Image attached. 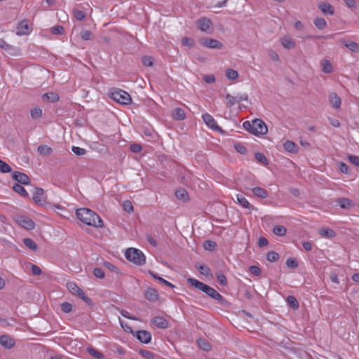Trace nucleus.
<instances>
[{
  "mask_svg": "<svg viewBox=\"0 0 359 359\" xmlns=\"http://www.w3.org/2000/svg\"><path fill=\"white\" fill-rule=\"evenodd\" d=\"M77 218L83 223L97 228L104 226V222L100 216L94 211L87 208H81L76 210Z\"/></svg>",
  "mask_w": 359,
  "mask_h": 359,
  "instance_id": "f257e3e1",
  "label": "nucleus"
},
{
  "mask_svg": "<svg viewBox=\"0 0 359 359\" xmlns=\"http://www.w3.org/2000/svg\"><path fill=\"white\" fill-rule=\"evenodd\" d=\"M187 282L191 286L195 287L198 290L203 292L208 296L216 300L219 304H222L225 302L224 298L213 287L193 278H189L187 279Z\"/></svg>",
  "mask_w": 359,
  "mask_h": 359,
  "instance_id": "f03ea898",
  "label": "nucleus"
},
{
  "mask_svg": "<svg viewBox=\"0 0 359 359\" xmlns=\"http://www.w3.org/2000/svg\"><path fill=\"white\" fill-rule=\"evenodd\" d=\"M243 127L246 130L255 135H265L268 132V128L265 123L259 118H255L252 121H245L243 123Z\"/></svg>",
  "mask_w": 359,
  "mask_h": 359,
  "instance_id": "7ed1b4c3",
  "label": "nucleus"
},
{
  "mask_svg": "<svg viewBox=\"0 0 359 359\" xmlns=\"http://www.w3.org/2000/svg\"><path fill=\"white\" fill-rule=\"evenodd\" d=\"M109 96L113 100L121 104L127 105L132 102L130 95L126 91L119 88H111L109 91Z\"/></svg>",
  "mask_w": 359,
  "mask_h": 359,
  "instance_id": "20e7f679",
  "label": "nucleus"
},
{
  "mask_svg": "<svg viewBox=\"0 0 359 359\" xmlns=\"http://www.w3.org/2000/svg\"><path fill=\"white\" fill-rule=\"evenodd\" d=\"M125 257L129 262L138 266H141L145 263L146 259L144 253L136 248H130L127 249Z\"/></svg>",
  "mask_w": 359,
  "mask_h": 359,
  "instance_id": "39448f33",
  "label": "nucleus"
},
{
  "mask_svg": "<svg viewBox=\"0 0 359 359\" xmlns=\"http://www.w3.org/2000/svg\"><path fill=\"white\" fill-rule=\"evenodd\" d=\"M67 288L69 291L75 295H77L80 297L83 301H84L87 304L91 305L92 301L90 298H88L84 293V292L74 283H68Z\"/></svg>",
  "mask_w": 359,
  "mask_h": 359,
  "instance_id": "423d86ee",
  "label": "nucleus"
},
{
  "mask_svg": "<svg viewBox=\"0 0 359 359\" xmlns=\"http://www.w3.org/2000/svg\"><path fill=\"white\" fill-rule=\"evenodd\" d=\"M196 26L198 29L207 34H211L213 32L212 22L210 19L203 17L196 21Z\"/></svg>",
  "mask_w": 359,
  "mask_h": 359,
  "instance_id": "0eeeda50",
  "label": "nucleus"
},
{
  "mask_svg": "<svg viewBox=\"0 0 359 359\" xmlns=\"http://www.w3.org/2000/svg\"><path fill=\"white\" fill-rule=\"evenodd\" d=\"M33 201L40 206H43L46 203V196L42 188L35 187L33 190Z\"/></svg>",
  "mask_w": 359,
  "mask_h": 359,
  "instance_id": "6e6552de",
  "label": "nucleus"
},
{
  "mask_svg": "<svg viewBox=\"0 0 359 359\" xmlns=\"http://www.w3.org/2000/svg\"><path fill=\"white\" fill-rule=\"evenodd\" d=\"M199 43L204 47L213 49H221L223 44L217 39L202 38L199 40Z\"/></svg>",
  "mask_w": 359,
  "mask_h": 359,
  "instance_id": "1a4fd4ad",
  "label": "nucleus"
},
{
  "mask_svg": "<svg viewBox=\"0 0 359 359\" xmlns=\"http://www.w3.org/2000/svg\"><path fill=\"white\" fill-rule=\"evenodd\" d=\"M12 178L14 180L17 181L18 182V184H24V185H27V184H29L30 182H31V180L28 175H27L26 174H25L23 172H18V171H15V172H13Z\"/></svg>",
  "mask_w": 359,
  "mask_h": 359,
  "instance_id": "9d476101",
  "label": "nucleus"
},
{
  "mask_svg": "<svg viewBox=\"0 0 359 359\" xmlns=\"http://www.w3.org/2000/svg\"><path fill=\"white\" fill-rule=\"evenodd\" d=\"M133 335L142 343L149 344L151 340V334L147 330H139L133 333Z\"/></svg>",
  "mask_w": 359,
  "mask_h": 359,
  "instance_id": "9b49d317",
  "label": "nucleus"
},
{
  "mask_svg": "<svg viewBox=\"0 0 359 359\" xmlns=\"http://www.w3.org/2000/svg\"><path fill=\"white\" fill-rule=\"evenodd\" d=\"M202 118L205 123L211 129L216 131H222V128L217 124V122L210 114H205Z\"/></svg>",
  "mask_w": 359,
  "mask_h": 359,
  "instance_id": "f8f14e48",
  "label": "nucleus"
},
{
  "mask_svg": "<svg viewBox=\"0 0 359 359\" xmlns=\"http://www.w3.org/2000/svg\"><path fill=\"white\" fill-rule=\"evenodd\" d=\"M18 224L27 230H32L35 227L34 222L27 217L21 216L18 219Z\"/></svg>",
  "mask_w": 359,
  "mask_h": 359,
  "instance_id": "ddd939ff",
  "label": "nucleus"
},
{
  "mask_svg": "<svg viewBox=\"0 0 359 359\" xmlns=\"http://www.w3.org/2000/svg\"><path fill=\"white\" fill-rule=\"evenodd\" d=\"M30 32V27L27 20L20 22L16 29V34L18 36L28 34Z\"/></svg>",
  "mask_w": 359,
  "mask_h": 359,
  "instance_id": "4468645a",
  "label": "nucleus"
},
{
  "mask_svg": "<svg viewBox=\"0 0 359 359\" xmlns=\"http://www.w3.org/2000/svg\"><path fill=\"white\" fill-rule=\"evenodd\" d=\"M144 297L149 302H154L158 299V294L156 289L149 287L144 292Z\"/></svg>",
  "mask_w": 359,
  "mask_h": 359,
  "instance_id": "2eb2a0df",
  "label": "nucleus"
},
{
  "mask_svg": "<svg viewBox=\"0 0 359 359\" xmlns=\"http://www.w3.org/2000/svg\"><path fill=\"white\" fill-rule=\"evenodd\" d=\"M318 7L325 15H332L334 13V7L327 2H321Z\"/></svg>",
  "mask_w": 359,
  "mask_h": 359,
  "instance_id": "dca6fc26",
  "label": "nucleus"
},
{
  "mask_svg": "<svg viewBox=\"0 0 359 359\" xmlns=\"http://www.w3.org/2000/svg\"><path fill=\"white\" fill-rule=\"evenodd\" d=\"M0 344L6 348H11L15 345L13 339L6 334H4L0 337Z\"/></svg>",
  "mask_w": 359,
  "mask_h": 359,
  "instance_id": "f3484780",
  "label": "nucleus"
},
{
  "mask_svg": "<svg viewBox=\"0 0 359 359\" xmlns=\"http://www.w3.org/2000/svg\"><path fill=\"white\" fill-rule=\"evenodd\" d=\"M151 321L157 327L161 329H165L169 326L168 321L161 316L154 317Z\"/></svg>",
  "mask_w": 359,
  "mask_h": 359,
  "instance_id": "a211bd4d",
  "label": "nucleus"
},
{
  "mask_svg": "<svg viewBox=\"0 0 359 359\" xmlns=\"http://www.w3.org/2000/svg\"><path fill=\"white\" fill-rule=\"evenodd\" d=\"M280 43L286 49H292L295 47V41L290 36H284L280 39Z\"/></svg>",
  "mask_w": 359,
  "mask_h": 359,
  "instance_id": "6ab92c4d",
  "label": "nucleus"
},
{
  "mask_svg": "<svg viewBox=\"0 0 359 359\" xmlns=\"http://www.w3.org/2000/svg\"><path fill=\"white\" fill-rule=\"evenodd\" d=\"M238 203L244 208L252 209L253 206L248 202V201L241 194L236 195Z\"/></svg>",
  "mask_w": 359,
  "mask_h": 359,
  "instance_id": "aec40b11",
  "label": "nucleus"
},
{
  "mask_svg": "<svg viewBox=\"0 0 359 359\" xmlns=\"http://www.w3.org/2000/svg\"><path fill=\"white\" fill-rule=\"evenodd\" d=\"M329 99L333 107L336 109H339L340 107L341 100L339 95L336 93H331L329 96Z\"/></svg>",
  "mask_w": 359,
  "mask_h": 359,
  "instance_id": "412c9836",
  "label": "nucleus"
},
{
  "mask_svg": "<svg viewBox=\"0 0 359 359\" xmlns=\"http://www.w3.org/2000/svg\"><path fill=\"white\" fill-rule=\"evenodd\" d=\"M338 204L343 209H350L353 206V202L346 198H339L338 201Z\"/></svg>",
  "mask_w": 359,
  "mask_h": 359,
  "instance_id": "4be33fe9",
  "label": "nucleus"
},
{
  "mask_svg": "<svg viewBox=\"0 0 359 359\" xmlns=\"http://www.w3.org/2000/svg\"><path fill=\"white\" fill-rule=\"evenodd\" d=\"M13 189L16 193L19 194L23 197H29L28 192L25 189V188L20 184L15 183L13 186Z\"/></svg>",
  "mask_w": 359,
  "mask_h": 359,
  "instance_id": "5701e85b",
  "label": "nucleus"
},
{
  "mask_svg": "<svg viewBox=\"0 0 359 359\" xmlns=\"http://www.w3.org/2000/svg\"><path fill=\"white\" fill-rule=\"evenodd\" d=\"M43 98L50 102H55L59 100L60 97L56 93L49 92L43 94Z\"/></svg>",
  "mask_w": 359,
  "mask_h": 359,
  "instance_id": "b1692460",
  "label": "nucleus"
},
{
  "mask_svg": "<svg viewBox=\"0 0 359 359\" xmlns=\"http://www.w3.org/2000/svg\"><path fill=\"white\" fill-rule=\"evenodd\" d=\"M172 117L175 120L182 121L186 117L184 111L181 108H176L172 111Z\"/></svg>",
  "mask_w": 359,
  "mask_h": 359,
  "instance_id": "393cba45",
  "label": "nucleus"
},
{
  "mask_svg": "<svg viewBox=\"0 0 359 359\" xmlns=\"http://www.w3.org/2000/svg\"><path fill=\"white\" fill-rule=\"evenodd\" d=\"M37 151L43 156H49L52 154L53 149L51 147L46 144H41L38 147Z\"/></svg>",
  "mask_w": 359,
  "mask_h": 359,
  "instance_id": "a878e982",
  "label": "nucleus"
},
{
  "mask_svg": "<svg viewBox=\"0 0 359 359\" xmlns=\"http://www.w3.org/2000/svg\"><path fill=\"white\" fill-rule=\"evenodd\" d=\"M321 66H322V71L324 73L330 74L333 70L332 65L331 62L327 59H324L322 60Z\"/></svg>",
  "mask_w": 359,
  "mask_h": 359,
  "instance_id": "bb28decb",
  "label": "nucleus"
},
{
  "mask_svg": "<svg viewBox=\"0 0 359 359\" xmlns=\"http://www.w3.org/2000/svg\"><path fill=\"white\" fill-rule=\"evenodd\" d=\"M253 194L261 198H266L268 197V192L261 187H255L252 189Z\"/></svg>",
  "mask_w": 359,
  "mask_h": 359,
  "instance_id": "cd10ccee",
  "label": "nucleus"
},
{
  "mask_svg": "<svg viewBox=\"0 0 359 359\" xmlns=\"http://www.w3.org/2000/svg\"><path fill=\"white\" fill-rule=\"evenodd\" d=\"M319 234L325 238H333L336 236V233L331 229L323 228L319 230Z\"/></svg>",
  "mask_w": 359,
  "mask_h": 359,
  "instance_id": "c85d7f7f",
  "label": "nucleus"
},
{
  "mask_svg": "<svg viewBox=\"0 0 359 359\" xmlns=\"http://www.w3.org/2000/svg\"><path fill=\"white\" fill-rule=\"evenodd\" d=\"M23 243L25 245L33 251H36L38 250L37 244L31 238H26L23 239Z\"/></svg>",
  "mask_w": 359,
  "mask_h": 359,
  "instance_id": "c756f323",
  "label": "nucleus"
},
{
  "mask_svg": "<svg viewBox=\"0 0 359 359\" xmlns=\"http://www.w3.org/2000/svg\"><path fill=\"white\" fill-rule=\"evenodd\" d=\"M284 149L290 153H296L297 151V145L292 141H286L283 144Z\"/></svg>",
  "mask_w": 359,
  "mask_h": 359,
  "instance_id": "7c9ffc66",
  "label": "nucleus"
},
{
  "mask_svg": "<svg viewBox=\"0 0 359 359\" xmlns=\"http://www.w3.org/2000/svg\"><path fill=\"white\" fill-rule=\"evenodd\" d=\"M175 196H176L177 198L182 200L183 201H187L189 199L188 193L184 189H177L175 191Z\"/></svg>",
  "mask_w": 359,
  "mask_h": 359,
  "instance_id": "2f4dec72",
  "label": "nucleus"
},
{
  "mask_svg": "<svg viewBox=\"0 0 359 359\" xmlns=\"http://www.w3.org/2000/svg\"><path fill=\"white\" fill-rule=\"evenodd\" d=\"M149 273L154 279L158 280L161 283H162L169 287H171V288H174L175 287L172 283H171L168 282V280H165L164 278L160 277L159 276L154 273V272L149 271Z\"/></svg>",
  "mask_w": 359,
  "mask_h": 359,
  "instance_id": "473e14b6",
  "label": "nucleus"
},
{
  "mask_svg": "<svg viewBox=\"0 0 359 359\" xmlns=\"http://www.w3.org/2000/svg\"><path fill=\"white\" fill-rule=\"evenodd\" d=\"M313 24L320 30L324 29L327 27V22L323 18H316L313 20Z\"/></svg>",
  "mask_w": 359,
  "mask_h": 359,
  "instance_id": "72a5a7b5",
  "label": "nucleus"
},
{
  "mask_svg": "<svg viewBox=\"0 0 359 359\" xmlns=\"http://www.w3.org/2000/svg\"><path fill=\"white\" fill-rule=\"evenodd\" d=\"M273 232L277 236H283L286 234L287 229L282 225H276L273 227Z\"/></svg>",
  "mask_w": 359,
  "mask_h": 359,
  "instance_id": "f704fd0d",
  "label": "nucleus"
},
{
  "mask_svg": "<svg viewBox=\"0 0 359 359\" xmlns=\"http://www.w3.org/2000/svg\"><path fill=\"white\" fill-rule=\"evenodd\" d=\"M225 74L226 76L231 81L236 80L238 76V72L232 69H227Z\"/></svg>",
  "mask_w": 359,
  "mask_h": 359,
  "instance_id": "c9c22d12",
  "label": "nucleus"
},
{
  "mask_svg": "<svg viewBox=\"0 0 359 359\" xmlns=\"http://www.w3.org/2000/svg\"><path fill=\"white\" fill-rule=\"evenodd\" d=\"M226 99L227 100L226 105L229 108L232 107L236 103H238L236 96H233L230 94H227L226 95Z\"/></svg>",
  "mask_w": 359,
  "mask_h": 359,
  "instance_id": "e433bc0d",
  "label": "nucleus"
},
{
  "mask_svg": "<svg viewBox=\"0 0 359 359\" xmlns=\"http://www.w3.org/2000/svg\"><path fill=\"white\" fill-rule=\"evenodd\" d=\"M83 40L88 41L93 39V34L90 30L83 29L80 33Z\"/></svg>",
  "mask_w": 359,
  "mask_h": 359,
  "instance_id": "4c0bfd02",
  "label": "nucleus"
},
{
  "mask_svg": "<svg viewBox=\"0 0 359 359\" xmlns=\"http://www.w3.org/2000/svg\"><path fill=\"white\" fill-rule=\"evenodd\" d=\"M12 171V168L6 162L0 160V172L2 173H8Z\"/></svg>",
  "mask_w": 359,
  "mask_h": 359,
  "instance_id": "58836bf2",
  "label": "nucleus"
},
{
  "mask_svg": "<svg viewBox=\"0 0 359 359\" xmlns=\"http://www.w3.org/2000/svg\"><path fill=\"white\" fill-rule=\"evenodd\" d=\"M255 159L260 163L263 164V165H268V160L266 158V157L262 154V153H260V152H257L255 154Z\"/></svg>",
  "mask_w": 359,
  "mask_h": 359,
  "instance_id": "ea45409f",
  "label": "nucleus"
},
{
  "mask_svg": "<svg viewBox=\"0 0 359 359\" xmlns=\"http://www.w3.org/2000/svg\"><path fill=\"white\" fill-rule=\"evenodd\" d=\"M198 344L202 350L205 351H208L211 348L210 344L208 342H207L205 340L202 339H200L198 340Z\"/></svg>",
  "mask_w": 359,
  "mask_h": 359,
  "instance_id": "a19ab883",
  "label": "nucleus"
},
{
  "mask_svg": "<svg viewBox=\"0 0 359 359\" xmlns=\"http://www.w3.org/2000/svg\"><path fill=\"white\" fill-rule=\"evenodd\" d=\"M196 267L198 269L200 273L203 276H208L210 273V269L205 264L196 265Z\"/></svg>",
  "mask_w": 359,
  "mask_h": 359,
  "instance_id": "79ce46f5",
  "label": "nucleus"
},
{
  "mask_svg": "<svg viewBox=\"0 0 359 359\" xmlns=\"http://www.w3.org/2000/svg\"><path fill=\"white\" fill-rule=\"evenodd\" d=\"M266 259L269 262H274L278 260L279 255L276 252L271 251L267 253Z\"/></svg>",
  "mask_w": 359,
  "mask_h": 359,
  "instance_id": "37998d69",
  "label": "nucleus"
},
{
  "mask_svg": "<svg viewBox=\"0 0 359 359\" xmlns=\"http://www.w3.org/2000/svg\"><path fill=\"white\" fill-rule=\"evenodd\" d=\"M87 351L88 353L95 358L100 359L103 358V355L98 351L95 350L93 347H88Z\"/></svg>",
  "mask_w": 359,
  "mask_h": 359,
  "instance_id": "c03bdc74",
  "label": "nucleus"
},
{
  "mask_svg": "<svg viewBox=\"0 0 359 359\" xmlns=\"http://www.w3.org/2000/svg\"><path fill=\"white\" fill-rule=\"evenodd\" d=\"M287 302L288 304L294 309H297L299 307V303L294 297H287Z\"/></svg>",
  "mask_w": 359,
  "mask_h": 359,
  "instance_id": "a18cd8bd",
  "label": "nucleus"
},
{
  "mask_svg": "<svg viewBox=\"0 0 359 359\" xmlns=\"http://www.w3.org/2000/svg\"><path fill=\"white\" fill-rule=\"evenodd\" d=\"M216 246V243L210 240L205 241L203 243L204 248L210 251L214 250Z\"/></svg>",
  "mask_w": 359,
  "mask_h": 359,
  "instance_id": "49530a36",
  "label": "nucleus"
},
{
  "mask_svg": "<svg viewBox=\"0 0 359 359\" xmlns=\"http://www.w3.org/2000/svg\"><path fill=\"white\" fill-rule=\"evenodd\" d=\"M345 46L354 53H358L359 51V46L355 42L351 41L345 43Z\"/></svg>",
  "mask_w": 359,
  "mask_h": 359,
  "instance_id": "de8ad7c7",
  "label": "nucleus"
},
{
  "mask_svg": "<svg viewBox=\"0 0 359 359\" xmlns=\"http://www.w3.org/2000/svg\"><path fill=\"white\" fill-rule=\"evenodd\" d=\"M72 151L74 154H76V156H83L86 153V151L85 149L81 148L79 147H75V146H73L72 147Z\"/></svg>",
  "mask_w": 359,
  "mask_h": 359,
  "instance_id": "09e8293b",
  "label": "nucleus"
},
{
  "mask_svg": "<svg viewBox=\"0 0 359 359\" xmlns=\"http://www.w3.org/2000/svg\"><path fill=\"white\" fill-rule=\"evenodd\" d=\"M182 43L183 46L191 48V47H194L195 42H194V40L191 38L184 37L182 39Z\"/></svg>",
  "mask_w": 359,
  "mask_h": 359,
  "instance_id": "8fccbe9b",
  "label": "nucleus"
},
{
  "mask_svg": "<svg viewBox=\"0 0 359 359\" xmlns=\"http://www.w3.org/2000/svg\"><path fill=\"white\" fill-rule=\"evenodd\" d=\"M286 266L290 269H296L298 267V262L293 258H289L286 261Z\"/></svg>",
  "mask_w": 359,
  "mask_h": 359,
  "instance_id": "3c124183",
  "label": "nucleus"
},
{
  "mask_svg": "<svg viewBox=\"0 0 359 359\" xmlns=\"http://www.w3.org/2000/svg\"><path fill=\"white\" fill-rule=\"evenodd\" d=\"M74 17L79 21H83L86 18V14L83 11L79 10L74 11Z\"/></svg>",
  "mask_w": 359,
  "mask_h": 359,
  "instance_id": "603ef678",
  "label": "nucleus"
},
{
  "mask_svg": "<svg viewBox=\"0 0 359 359\" xmlns=\"http://www.w3.org/2000/svg\"><path fill=\"white\" fill-rule=\"evenodd\" d=\"M154 59L149 56H144L142 58V63L147 67H152L154 64Z\"/></svg>",
  "mask_w": 359,
  "mask_h": 359,
  "instance_id": "864d4df0",
  "label": "nucleus"
},
{
  "mask_svg": "<svg viewBox=\"0 0 359 359\" xmlns=\"http://www.w3.org/2000/svg\"><path fill=\"white\" fill-rule=\"evenodd\" d=\"M31 116L33 118H39L42 115V110L40 108H34L31 110Z\"/></svg>",
  "mask_w": 359,
  "mask_h": 359,
  "instance_id": "5fc2aeb1",
  "label": "nucleus"
},
{
  "mask_svg": "<svg viewBox=\"0 0 359 359\" xmlns=\"http://www.w3.org/2000/svg\"><path fill=\"white\" fill-rule=\"evenodd\" d=\"M64 32V27L60 25H56L51 28V32L54 34H62Z\"/></svg>",
  "mask_w": 359,
  "mask_h": 359,
  "instance_id": "6e6d98bb",
  "label": "nucleus"
},
{
  "mask_svg": "<svg viewBox=\"0 0 359 359\" xmlns=\"http://www.w3.org/2000/svg\"><path fill=\"white\" fill-rule=\"evenodd\" d=\"M61 309L64 313H68L72 311V305L69 302H64L61 304Z\"/></svg>",
  "mask_w": 359,
  "mask_h": 359,
  "instance_id": "4d7b16f0",
  "label": "nucleus"
},
{
  "mask_svg": "<svg viewBox=\"0 0 359 359\" xmlns=\"http://www.w3.org/2000/svg\"><path fill=\"white\" fill-rule=\"evenodd\" d=\"M104 266L107 269H108L109 270H110L111 271H113V272H114V273H117V274H118V273H119V270H118V269L116 266H115L114 264H112L111 263L108 262H105L104 263Z\"/></svg>",
  "mask_w": 359,
  "mask_h": 359,
  "instance_id": "13d9d810",
  "label": "nucleus"
},
{
  "mask_svg": "<svg viewBox=\"0 0 359 359\" xmlns=\"http://www.w3.org/2000/svg\"><path fill=\"white\" fill-rule=\"evenodd\" d=\"M139 353L146 359H153L154 358L152 353L147 350H140Z\"/></svg>",
  "mask_w": 359,
  "mask_h": 359,
  "instance_id": "bf43d9fd",
  "label": "nucleus"
},
{
  "mask_svg": "<svg viewBox=\"0 0 359 359\" xmlns=\"http://www.w3.org/2000/svg\"><path fill=\"white\" fill-rule=\"evenodd\" d=\"M269 56L273 61L280 62L279 56L276 51H274L273 50H269Z\"/></svg>",
  "mask_w": 359,
  "mask_h": 359,
  "instance_id": "052dcab7",
  "label": "nucleus"
},
{
  "mask_svg": "<svg viewBox=\"0 0 359 359\" xmlns=\"http://www.w3.org/2000/svg\"><path fill=\"white\" fill-rule=\"evenodd\" d=\"M249 271L252 274L256 276H260L262 273L261 269L257 266H251L249 269Z\"/></svg>",
  "mask_w": 359,
  "mask_h": 359,
  "instance_id": "680f3d73",
  "label": "nucleus"
},
{
  "mask_svg": "<svg viewBox=\"0 0 359 359\" xmlns=\"http://www.w3.org/2000/svg\"><path fill=\"white\" fill-rule=\"evenodd\" d=\"M234 148L238 153L241 154H245L247 153V149L241 144H236L234 145Z\"/></svg>",
  "mask_w": 359,
  "mask_h": 359,
  "instance_id": "e2e57ef3",
  "label": "nucleus"
},
{
  "mask_svg": "<svg viewBox=\"0 0 359 359\" xmlns=\"http://www.w3.org/2000/svg\"><path fill=\"white\" fill-rule=\"evenodd\" d=\"M93 274L98 278H103L104 277V272L100 268H95L93 270Z\"/></svg>",
  "mask_w": 359,
  "mask_h": 359,
  "instance_id": "0e129e2a",
  "label": "nucleus"
},
{
  "mask_svg": "<svg viewBox=\"0 0 359 359\" xmlns=\"http://www.w3.org/2000/svg\"><path fill=\"white\" fill-rule=\"evenodd\" d=\"M217 278L221 285H226L227 280H226V276L223 273H217Z\"/></svg>",
  "mask_w": 359,
  "mask_h": 359,
  "instance_id": "69168bd1",
  "label": "nucleus"
},
{
  "mask_svg": "<svg viewBox=\"0 0 359 359\" xmlns=\"http://www.w3.org/2000/svg\"><path fill=\"white\" fill-rule=\"evenodd\" d=\"M124 210L128 212H131L133 211V206L130 201H126L123 203Z\"/></svg>",
  "mask_w": 359,
  "mask_h": 359,
  "instance_id": "338daca9",
  "label": "nucleus"
},
{
  "mask_svg": "<svg viewBox=\"0 0 359 359\" xmlns=\"http://www.w3.org/2000/svg\"><path fill=\"white\" fill-rule=\"evenodd\" d=\"M348 159L351 163L355 166H359V156L355 155H349Z\"/></svg>",
  "mask_w": 359,
  "mask_h": 359,
  "instance_id": "774afa93",
  "label": "nucleus"
}]
</instances>
